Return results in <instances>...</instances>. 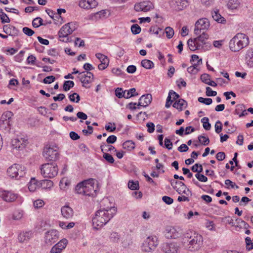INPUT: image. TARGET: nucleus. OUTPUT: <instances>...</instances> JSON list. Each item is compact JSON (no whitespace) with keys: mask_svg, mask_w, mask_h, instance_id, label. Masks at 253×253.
<instances>
[{"mask_svg":"<svg viewBox=\"0 0 253 253\" xmlns=\"http://www.w3.org/2000/svg\"><path fill=\"white\" fill-rule=\"evenodd\" d=\"M75 190L80 194L93 196L96 191L94 189V180L90 178L80 182L76 186Z\"/></svg>","mask_w":253,"mask_h":253,"instance_id":"obj_3","label":"nucleus"},{"mask_svg":"<svg viewBox=\"0 0 253 253\" xmlns=\"http://www.w3.org/2000/svg\"><path fill=\"white\" fill-rule=\"evenodd\" d=\"M88 1L87 0H83L79 3V6L81 8L84 9H90V6H89Z\"/></svg>","mask_w":253,"mask_h":253,"instance_id":"obj_61","label":"nucleus"},{"mask_svg":"<svg viewBox=\"0 0 253 253\" xmlns=\"http://www.w3.org/2000/svg\"><path fill=\"white\" fill-rule=\"evenodd\" d=\"M61 214L63 218L66 219L72 218L74 214L73 209L69 206H64L61 209Z\"/></svg>","mask_w":253,"mask_h":253,"instance_id":"obj_19","label":"nucleus"},{"mask_svg":"<svg viewBox=\"0 0 253 253\" xmlns=\"http://www.w3.org/2000/svg\"><path fill=\"white\" fill-rule=\"evenodd\" d=\"M59 237V234L57 230L51 229L45 233V242L46 244L51 245L58 241Z\"/></svg>","mask_w":253,"mask_h":253,"instance_id":"obj_11","label":"nucleus"},{"mask_svg":"<svg viewBox=\"0 0 253 253\" xmlns=\"http://www.w3.org/2000/svg\"><path fill=\"white\" fill-rule=\"evenodd\" d=\"M0 197L6 202H13L18 198V195L10 191H0Z\"/></svg>","mask_w":253,"mask_h":253,"instance_id":"obj_16","label":"nucleus"},{"mask_svg":"<svg viewBox=\"0 0 253 253\" xmlns=\"http://www.w3.org/2000/svg\"><path fill=\"white\" fill-rule=\"evenodd\" d=\"M3 31L9 36H17L19 33V30L14 26L11 25H5L3 26Z\"/></svg>","mask_w":253,"mask_h":253,"instance_id":"obj_20","label":"nucleus"},{"mask_svg":"<svg viewBox=\"0 0 253 253\" xmlns=\"http://www.w3.org/2000/svg\"><path fill=\"white\" fill-rule=\"evenodd\" d=\"M187 44L189 49L192 51H195L201 46V44L195 41V39H190L187 41Z\"/></svg>","mask_w":253,"mask_h":253,"instance_id":"obj_26","label":"nucleus"},{"mask_svg":"<svg viewBox=\"0 0 253 253\" xmlns=\"http://www.w3.org/2000/svg\"><path fill=\"white\" fill-rule=\"evenodd\" d=\"M41 171L43 177L51 178L57 175L58 168L54 163H46L41 166Z\"/></svg>","mask_w":253,"mask_h":253,"instance_id":"obj_5","label":"nucleus"},{"mask_svg":"<svg viewBox=\"0 0 253 253\" xmlns=\"http://www.w3.org/2000/svg\"><path fill=\"white\" fill-rule=\"evenodd\" d=\"M195 177L198 179V180L201 182H207L208 180V178L203 174L200 173H196L195 174Z\"/></svg>","mask_w":253,"mask_h":253,"instance_id":"obj_63","label":"nucleus"},{"mask_svg":"<svg viewBox=\"0 0 253 253\" xmlns=\"http://www.w3.org/2000/svg\"><path fill=\"white\" fill-rule=\"evenodd\" d=\"M22 31L25 35L29 37L32 36L35 33V32L33 30L27 27H24L22 29Z\"/></svg>","mask_w":253,"mask_h":253,"instance_id":"obj_57","label":"nucleus"},{"mask_svg":"<svg viewBox=\"0 0 253 253\" xmlns=\"http://www.w3.org/2000/svg\"><path fill=\"white\" fill-rule=\"evenodd\" d=\"M177 183L178 186L175 190L179 194L184 193L188 195V194L187 193V192L190 193L191 195L192 194L191 191L187 188L186 185L183 182H177Z\"/></svg>","mask_w":253,"mask_h":253,"instance_id":"obj_24","label":"nucleus"},{"mask_svg":"<svg viewBox=\"0 0 253 253\" xmlns=\"http://www.w3.org/2000/svg\"><path fill=\"white\" fill-rule=\"evenodd\" d=\"M116 212V208L111 207L100 209L95 212L92 221L94 228L98 229L105 225L114 216Z\"/></svg>","mask_w":253,"mask_h":253,"instance_id":"obj_1","label":"nucleus"},{"mask_svg":"<svg viewBox=\"0 0 253 253\" xmlns=\"http://www.w3.org/2000/svg\"><path fill=\"white\" fill-rule=\"evenodd\" d=\"M48 55L53 56L57 57L59 55V52L56 48L50 49L47 51Z\"/></svg>","mask_w":253,"mask_h":253,"instance_id":"obj_64","label":"nucleus"},{"mask_svg":"<svg viewBox=\"0 0 253 253\" xmlns=\"http://www.w3.org/2000/svg\"><path fill=\"white\" fill-rule=\"evenodd\" d=\"M10 121H0V127L3 129H7L9 130L10 129L11 125L10 124Z\"/></svg>","mask_w":253,"mask_h":253,"instance_id":"obj_46","label":"nucleus"},{"mask_svg":"<svg viewBox=\"0 0 253 253\" xmlns=\"http://www.w3.org/2000/svg\"><path fill=\"white\" fill-rule=\"evenodd\" d=\"M126 94L125 93V98L128 99L131 97L138 95V93L136 92L135 88H131L128 90H126Z\"/></svg>","mask_w":253,"mask_h":253,"instance_id":"obj_37","label":"nucleus"},{"mask_svg":"<svg viewBox=\"0 0 253 253\" xmlns=\"http://www.w3.org/2000/svg\"><path fill=\"white\" fill-rule=\"evenodd\" d=\"M68 243L66 239H63L54 245L51 249L50 253H60L65 248Z\"/></svg>","mask_w":253,"mask_h":253,"instance_id":"obj_18","label":"nucleus"},{"mask_svg":"<svg viewBox=\"0 0 253 253\" xmlns=\"http://www.w3.org/2000/svg\"><path fill=\"white\" fill-rule=\"evenodd\" d=\"M0 18L2 23H9L10 21L9 17L2 11L1 9L0 10Z\"/></svg>","mask_w":253,"mask_h":253,"instance_id":"obj_43","label":"nucleus"},{"mask_svg":"<svg viewBox=\"0 0 253 253\" xmlns=\"http://www.w3.org/2000/svg\"><path fill=\"white\" fill-rule=\"evenodd\" d=\"M198 139L199 142L204 146H207L210 143V139L208 137L204 135H199L198 137Z\"/></svg>","mask_w":253,"mask_h":253,"instance_id":"obj_40","label":"nucleus"},{"mask_svg":"<svg viewBox=\"0 0 253 253\" xmlns=\"http://www.w3.org/2000/svg\"><path fill=\"white\" fill-rule=\"evenodd\" d=\"M128 187L132 190H134L137 189L139 187L138 182V181L134 182L132 181H129V182H128Z\"/></svg>","mask_w":253,"mask_h":253,"instance_id":"obj_51","label":"nucleus"},{"mask_svg":"<svg viewBox=\"0 0 253 253\" xmlns=\"http://www.w3.org/2000/svg\"><path fill=\"white\" fill-rule=\"evenodd\" d=\"M103 158L109 163L113 164L114 162V159L112 156L108 153H104Z\"/></svg>","mask_w":253,"mask_h":253,"instance_id":"obj_52","label":"nucleus"},{"mask_svg":"<svg viewBox=\"0 0 253 253\" xmlns=\"http://www.w3.org/2000/svg\"><path fill=\"white\" fill-rule=\"evenodd\" d=\"M7 175L11 178L19 179L26 174V168L19 164H14L9 167L7 170Z\"/></svg>","mask_w":253,"mask_h":253,"instance_id":"obj_6","label":"nucleus"},{"mask_svg":"<svg viewBox=\"0 0 253 253\" xmlns=\"http://www.w3.org/2000/svg\"><path fill=\"white\" fill-rule=\"evenodd\" d=\"M245 60L249 66L253 67V48H250L247 50L245 55Z\"/></svg>","mask_w":253,"mask_h":253,"instance_id":"obj_22","label":"nucleus"},{"mask_svg":"<svg viewBox=\"0 0 253 253\" xmlns=\"http://www.w3.org/2000/svg\"><path fill=\"white\" fill-rule=\"evenodd\" d=\"M166 231V236L168 238L176 239L181 235V229L173 226H167Z\"/></svg>","mask_w":253,"mask_h":253,"instance_id":"obj_15","label":"nucleus"},{"mask_svg":"<svg viewBox=\"0 0 253 253\" xmlns=\"http://www.w3.org/2000/svg\"><path fill=\"white\" fill-rule=\"evenodd\" d=\"M165 33H166L167 35V37L169 39H170L173 37L174 35V30L170 27H167L165 29Z\"/></svg>","mask_w":253,"mask_h":253,"instance_id":"obj_50","label":"nucleus"},{"mask_svg":"<svg viewBox=\"0 0 253 253\" xmlns=\"http://www.w3.org/2000/svg\"><path fill=\"white\" fill-rule=\"evenodd\" d=\"M209 38V36L207 34L203 32L202 34H200L199 36L195 39V41L197 42H199L201 44V46L206 44L205 40H207Z\"/></svg>","mask_w":253,"mask_h":253,"instance_id":"obj_30","label":"nucleus"},{"mask_svg":"<svg viewBox=\"0 0 253 253\" xmlns=\"http://www.w3.org/2000/svg\"><path fill=\"white\" fill-rule=\"evenodd\" d=\"M130 238L127 236L126 238L122 241V246L124 248H127L131 243Z\"/></svg>","mask_w":253,"mask_h":253,"instance_id":"obj_59","label":"nucleus"},{"mask_svg":"<svg viewBox=\"0 0 253 253\" xmlns=\"http://www.w3.org/2000/svg\"><path fill=\"white\" fill-rule=\"evenodd\" d=\"M187 105V102L182 99L176 100L173 104V107L179 111H182L183 108H186Z\"/></svg>","mask_w":253,"mask_h":253,"instance_id":"obj_27","label":"nucleus"},{"mask_svg":"<svg viewBox=\"0 0 253 253\" xmlns=\"http://www.w3.org/2000/svg\"><path fill=\"white\" fill-rule=\"evenodd\" d=\"M210 26L209 20L206 18H202L199 19L195 23L194 33L200 35L202 30H208Z\"/></svg>","mask_w":253,"mask_h":253,"instance_id":"obj_10","label":"nucleus"},{"mask_svg":"<svg viewBox=\"0 0 253 253\" xmlns=\"http://www.w3.org/2000/svg\"><path fill=\"white\" fill-rule=\"evenodd\" d=\"M53 182L50 180H42L41 182V186L43 188H50L53 186Z\"/></svg>","mask_w":253,"mask_h":253,"instance_id":"obj_41","label":"nucleus"},{"mask_svg":"<svg viewBox=\"0 0 253 253\" xmlns=\"http://www.w3.org/2000/svg\"><path fill=\"white\" fill-rule=\"evenodd\" d=\"M249 44V38L246 34L237 33L229 42V46L233 52H238Z\"/></svg>","mask_w":253,"mask_h":253,"instance_id":"obj_2","label":"nucleus"},{"mask_svg":"<svg viewBox=\"0 0 253 253\" xmlns=\"http://www.w3.org/2000/svg\"><path fill=\"white\" fill-rule=\"evenodd\" d=\"M28 139L25 138H17L12 140L11 145L13 149L18 151L23 150L27 144Z\"/></svg>","mask_w":253,"mask_h":253,"instance_id":"obj_13","label":"nucleus"},{"mask_svg":"<svg viewBox=\"0 0 253 253\" xmlns=\"http://www.w3.org/2000/svg\"><path fill=\"white\" fill-rule=\"evenodd\" d=\"M85 76V72H82L80 73V76L78 77V78L80 79V81L83 84V86L86 88H89V86H87V84L91 83L92 81V80L90 79H88V78H86Z\"/></svg>","mask_w":253,"mask_h":253,"instance_id":"obj_25","label":"nucleus"},{"mask_svg":"<svg viewBox=\"0 0 253 253\" xmlns=\"http://www.w3.org/2000/svg\"><path fill=\"white\" fill-rule=\"evenodd\" d=\"M126 91V90L123 91L122 88L118 87L115 89V95L119 98H125V93Z\"/></svg>","mask_w":253,"mask_h":253,"instance_id":"obj_42","label":"nucleus"},{"mask_svg":"<svg viewBox=\"0 0 253 253\" xmlns=\"http://www.w3.org/2000/svg\"><path fill=\"white\" fill-rule=\"evenodd\" d=\"M33 205L35 208H41L44 205V202L42 200H37L34 202Z\"/></svg>","mask_w":253,"mask_h":253,"instance_id":"obj_62","label":"nucleus"},{"mask_svg":"<svg viewBox=\"0 0 253 253\" xmlns=\"http://www.w3.org/2000/svg\"><path fill=\"white\" fill-rule=\"evenodd\" d=\"M42 154L47 161L55 162L60 157L59 148L55 144L47 145L45 146Z\"/></svg>","mask_w":253,"mask_h":253,"instance_id":"obj_4","label":"nucleus"},{"mask_svg":"<svg viewBox=\"0 0 253 253\" xmlns=\"http://www.w3.org/2000/svg\"><path fill=\"white\" fill-rule=\"evenodd\" d=\"M95 56L100 60L101 63L107 62V63H109V59L106 56L100 53H96Z\"/></svg>","mask_w":253,"mask_h":253,"instance_id":"obj_48","label":"nucleus"},{"mask_svg":"<svg viewBox=\"0 0 253 253\" xmlns=\"http://www.w3.org/2000/svg\"><path fill=\"white\" fill-rule=\"evenodd\" d=\"M23 215V211L18 210L13 213L12 218L14 220H19L22 218Z\"/></svg>","mask_w":253,"mask_h":253,"instance_id":"obj_45","label":"nucleus"},{"mask_svg":"<svg viewBox=\"0 0 253 253\" xmlns=\"http://www.w3.org/2000/svg\"><path fill=\"white\" fill-rule=\"evenodd\" d=\"M69 98L71 102L78 103L80 100V96L77 93L69 95Z\"/></svg>","mask_w":253,"mask_h":253,"instance_id":"obj_47","label":"nucleus"},{"mask_svg":"<svg viewBox=\"0 0 253 253\" xmlns=\"http://www.w3.org/2000/svg\"><path fill=\"white\" fill-rule=\"evenodd\" d=\"M240 3V0H229L227 3V6L229 9H234L238 7Z\"/></svg>","mask_w":253,"mask_h":253,"instance_id":"obj_34","label":"nucleus"},{"mask_svg":"<svg viewBox=\"0 0 253 253\" xmlns=\"http://www.w3.org/2000/svg\"><path fill=\"white\" fill-rule=\"evenodd\" d=\"M150 32L154 33L155 34H159V37H161L165 34V32L163 31L162 29L157 28V27L152 26L149 30Z\"/></svg>","mask_w":253,"mask_h":253,"instance_id":"obj_35","label":"nucleus"},{"mask_svg":"<svg viewBox=\"0 0 253 253\" xmlns=\"http://www.w3.org/2000/svg\"><path fill=\"white\" fill-rule=\"evenodd\" d=\"M141 66L145 69H150L154 67V64L153 62L148 59H144L141 61Z\"/></svg>","mask_w":253,"mask_h":253,"instance_id":"obj_32","label":"nucleus"},{"mask_svg":"<svg viewBox=\"0 0 253 253\" xmlns=\"http://www.w3.org/2000/svg\"><path fill=\"white\" fill-rule=\"evenodd\" d=\"M213 19L219 23H223L226 21L224 18L218 13V11H214L211 13Z\"/></svg>","mask_w":253,"mask_h":253,"instance_id":"obj_29","label":"nucleus"},{"mask_svg":"<svg viewBox=\"0 0 253 253\" xmlns=\"http://www.w3.org/2000/svg\"><path fill=\"white\" fill-rule=\"evenodd\" d=\"M33 233L31 231L23 232L18 235V240L21 243L26 242L32 236Z\"/></svg>","mask_w":253,"mask_h":253,"instance_id":"obj_23","label":"nucleus"},{"mask_svg":"<svg viewBox=\"0 0 253 253\" xmlns=\"http://www.w3.org/2000/svg\"><path fill=\"white\" fill-rule=\"evenodd\" d=\"M110 240L114 243H117L120 240V236L116 232H113L110 236Z\"/></svg>","mask_w":253,"mask_h":253,"instance_id":"obj_54","label":"nucleus"},{"mask_svg":"<svg viewBox=\"0 0 253 253\" xmlns=\"http://www.w3.org/2000/svg\"><path fill=\"white\" fill-rule=\"evenodd\" d=\"M123 147L127 151H131L135 148V143L131 140H127L123 144Z\"/></svg>","mask_w":253,"mask_h":253,"instance_id":"obj_31","label":"nucleus"},{"mask_svg":"<svg viewBox=\"0 0 253 253\" xmlns=\"http://www.w3.org/2000/svg\"><path fill=\"white\" fill-rule=\"evenodd\" d=\"M197 61V63H193L192 66L187 68V71L190 74H196L198 71L197 68V66L202 64V60L201 58L199 59V56L197 55L193 54L191 56V59L190 60L191 62H194V61Z\"/></svg>","mask_w":253,"mask_h":253,"instance_id":"obj_17","label":"nucleus"},{"mask_svg":"<svg viewBox=\"0 0 253 253\" xmlns=\"http://www.w3.org/2000/svg\"><path fill=\"white\" fill-rule=\"evenodd\" d=\"M187 238H189V251L192 252L198 251L202 244V236L197 233H194L190 237L187 236Z\"/></svg>","mask_w":253,"mask_h":253,"instance_id":"obj_8","label":"nucleus"},{"mask_svg":"<svg viewBox=\"0 0 253 253\" xmlns=\"http://www.w3.org/2000/svg\"><path fill=\"white\" fill-rule=\"evenodd\" d=\"M188 5L187 0H176L175 1V6L176 9L181 10Z\"/></svg>","mask_w":253,"mask_h":253,"instance_id":"obj_28","label":"nucleus"},{"mask_svg":"<svg viewBox=\"0 0 253 253\" xmlns=\"http://www.w3.org/2000/svg\"><path fill=\"white\" fill-rule=\"evenodd\" d=\"M154 8V5L150 0H146L136 3L134 5V10L137 12H147Z\"/></svg>","mask_w":253,"mask_h":253,"instance_id":"obj_12","label":"nucleus"},{"mask_svg":"<svg viewBox=\"0 0 253 253\" xmlns=\"http://www.w3.org/2000/svg\"><path fill=\"white\" fill-rule=\"evenodd\" d=\"M74 83L72 81H66L63 84V90L65 91L69 90L74 86Z\"/></svg>","mask_w":253,"mask_h":253,"instance_id":"obj_38","label":"nucleus"},{"mask_svg":"<svg viewBox=\"0 0 253 253\" xmlns=\"http://www.w3.org/2000/svg\"><path fill=\"white\" fill-rule=\"evenodd\" d=\"M180 247L177 243H166L163 245L162 250L165 253H177L179 250Z\"/></svg>","mask_w":253,"mask_h":253,"instance_id":"obj_14","label":"nucleus"},{"mask_svg":"<svg viewBox=\"0 0 253 253\" xmlns=\"http://www.w3.org/2000/svg\"><path fill=\"white\" fill-rule=\"evenodd\" d=\"M13 114L11 111H6L2 115L0 121H10Z\"/></svg>","mask_w":253,"mask_h":253,"instance_id":"obj_36","label":"nucleus"},{"mask_svg":"<svg viewBox=\"0 0 253 253\" xmlns=\"http://www.w3.org/2000/svg\"><path fill=\"white\" fill-rule=\"evenodd\" d=\"M206 94L208 96H215L217 94L216 91L212 90L210 87H206Z\"/></svg>","mask_w":253,"mask_h":253,"instance_id":"obj_55","label":"nucleus"},{"mask_svg":"<svg viewBox=\"0 0 253 253\" xmlns=\"http://www.w3.org/2000/svg\"><path fill=\"white\" fill-rule=\"evenodd\" d=\"M209 121V118L207 117H204L201 119V122L203 123V127L207 130H210L211 128V124Z\"/></svg>","mask_w":253,"mask_h":253,"instance_id":"obj_39","label":"nucleus"},{"mask_svg":"<svg viewBox=\"0 0 253 253\" xmlns=\"http://www.w3.org/2000/svg\"><path fill=\"white\" fill-rule=\"evenodd\" d=\"M42 19L40 17L35 18L32 21V25L35 28H38L40 26L44 25Z\"/></svg>","mask_w":253,"mask_h":253,"instance_id":"obj_44","label":"nucleus"},{"mask_svg":"<svg viewBox=\"0 0 253 253\" xmlns=\"http://www.w3.org/2000/svg\"><path fill=\"white\" fill-rule=\"evenodd\" d=\"M246 248L248 251L253 249V243L251 240V239L248 237L246 238Z\"/></svg>","mask_w":253,"mask_h":253,"instance_id":"obj_56","label":"nucleus"},{"mask_svg":"<svg viewBox=\"0 0 253 253\" xmlns=\"http://www.w3.org/2000/svg\"><path fill=\"white\" fill-rule=\"evenodd\" d=\"M75 25V23L70 22L64 25L60 30L58 32L59 37L60 41L63 42H70L71 40H70V38L68 36L72 33L74 31L76 27H71V26Z\"/></svg>","mask_w":253,"mask_h":253,"instance_id":"obj_7","label":"nucleus"},{"mask_svg":"<svg viewBox=\"0 0 253 253\" xmlns=\"http://www.w3.org/2000/svg\"><path fill=\"white\" fill-rule=\"evenodd\" d=\"M37 181L34 178H32L28 184L29 190L31 192H34L38 187Z\"/></svg>","mask_w":253,"mask_h":253,"instance_id":"obj_33","label":"nucleus"},{"mask_svg":"<svg viewBox=\"0 0 253 253\" xmlns=\"http://www.w3.org/2000/svg\"><path fill=\"white\" fill-rule=\"evenodd\" d=\"M131 31L132 34L136 35L141 32V28L138 24H133L131 27Z\"/></svg>","mask_w":253,"mask_h":253,"instance_id":"obj_53","label":"nucleus"},{"mask_svg":"<svg viewBox=\"0 0 253 253\" xmlns=\"http://www.w3.org/2000/svg\"><path fill=\"white\" fill-rule=\"evenodd\" d=\"M198 100L200 103H204L207 105H209L211 104L212 102V99L210 98H205L202 97H200L198 98Z\"/></svg>","mask_w":253,"mask_h":253,"instance_id":"obj_49","label":"nucleus"},{"mask_svg":"<svg viewBox=\"0 0 253 253\" xmlns=\"http://www.w3.org/2000/svg\"><path fill=\"white\" fill-rule=\"evenodd\" d=\"M158 245V238L155 236L148 237L144 241L141 246V250L145 252H152L155 251Z\"/></svg>","mask_w":253,"mask_h":253,"instance_id":"obj_9","label":"nucleus"},{"mask_svg":"<svg viewBox=\"0 0 253 253\" xmlns=\"http://www.w3.org/2000/svg\"><path fill=\"white\" fill-rule=\"evenodd\" d=\"M152 97L150 94L142 95L139 99V105L143 104V107L148 106L152 102Z\"/></svg>","mask_w":253,"mask_h":253,"instance_id":"obj_21","label":"nucleus"},{"mask_svg":"<svg viewBox=\"0 0 253 253\" xmlns=\"http://www.w3.org/2000/svg\"><path fill=\"white\" fill-rule=\"evenodd\" d=\"M55 80V78L53 76H49L45 77L43 80V83L45 84H49L53 82Z\"/></svg>","mask_w":253,"mask_h":253,"instance_id":"obj_58","label":"nucleus"},{"mask_svg":"<svg viewBox=\"0 0 253 253\" xmlns=\"http://www.w3.org/2000/svg\"><path fill=\"white\" fill-rule=\"evenodd\" d=\"M215 131L217 133H219L222 129V125L220 121H217L215 124Z\"/></svg>","mask_w":253,"mask_h":253,"instance_id":"obj_60","label":"nucleus"}]
</instances>
